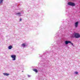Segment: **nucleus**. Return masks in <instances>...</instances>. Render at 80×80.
<instances>
[{"label": "nucleus", "instance_id": "nucleus-1", "mask_svg": "<svg viewBox=\"0 0 80 80\" xmlns=\"http://www.w3.org/2000/svg\"><path fill=\"white\" fill-rule=\"evenodd\" d=\"M72 38H78L80 37V35L78 33L74 32L72 36Z\"/></svg>", "mask_w": 80, "mask_h": 80}, {"label": "nucleus", "instance_id": "nucleus-2", "mask_svg": "<svg viewBox=\"0 0 80 80\" xmlns=\"http://www.w3.org/2000/svg\"><path fill=\"white\" fill-rule=\"evenodd\" d=\"M68 5H70V6H72V7H73L75 5V3L71 2H68Z\"/></svg>", "mask_w": 80, "mask_h": 80}, {"label": "nucleus", "instance_id": "nucleus-3", "mask_svg": "<svg viewBox=\"0 0 80 80\" xmlns=\"http://www.w3.org/2000/svg\"><path fill=\"white\" fill-rule=\"evenodd\" d=\"M11 57L12 58H13L12 60H15V58H16V56L14 55H12L11 56Z\"/></svg>", "mask_w": 80, "mask_h": 80}, {"label": "nucleus", "instance_id": "nucleus-4", "mask_svg": "<svg viewBox=\"0 0 80 80\" xmlns=\"http://www.w3.org/2000/svg\"><path fill=\"white\" fill-rule=\"evenodd\" d=\"M78 23H79V22H76V23H75V26L76 28H77V27H78Z\"/></svg>", "mask_w": 80, "mask_h": 80}, {"label": "nucleus", "instance_id": "nucleus-5", "mask_svg": "<svg viewBox=\"0 0 80 80\" xmlns=\"http://www.w3.org/2000/svg\"><path fill=\"white\" fill-rule=\"evenodd\" d=\"M65 43L66 45H68V43H71V41H66L65 42Z\"/></svg>", "mask_w": 80, "mask_h": 80}, {"label": "nucleus", "instance_id": "nucleus-6", "mask_svg": "<svg viewBox=\"0 0 80 80\" xmlns=\"http://www.w3.org/2000/svg\"><path fill=\"white\" fill-rule=\"evenodd\" d=\"M12 48H13V47H12V46H9L8 47V49H9L10 50L11 49H12Z\"/></svg>", "mask_w": 80, "mask_h": 80}, {"label": "nucleus", "instance_id": "nucleus-7", "mask_svg": "<svg viewBox=\"0 0 80 80\" xmlns=\"http://www.w3.org/2000/svg\"><path fill=\"white\" fill-rule=\"evenodd\" d=\"M33 71L36 72V73L38 72V71H37V69H33Z\"/></svg>", "mask_w": 80, "mask_h": 80}, {"label": "nucleus", "instance_id": "nucleus-8", "mask_svg": "<svg viewBox=\"0 0 80 80\" xmlns=\"http://www.w3.org/2000/svg\"><path fill=\"white\" fill-rule=\"evenodd\" d=\"M3 74L4 75H6V76H8L9 75V74H8L7 73H4Z\"/></svg>", "mask_w": 80, "mask_h": 80}, {"label": "nucleus", "instance_id": "nucleus-9", "mask_svg": "<svg viewBox=\"0 0 80 80\" xmlns=\"http://www.w3.org/2000/svg\"><path fill=\"white\" fill-rule=\"evenodd\" d=\"M22 46L23 47H25V46H26V44L25 43H23L22 44Z\"/></svg>", "mask_w": 80, "mask_h": 80}, {"label": "nucleus", "instance_id": "nucleus-10", "mask_svg": "<svg viewBox=\"0 0 80 80\" xmlns=\"http://www.w3.org/2000/svg\"><path fill=\"white\" fill-rule=\"evenodd\" d=\"M3 0H0V3H3Z\"/></svg>", "mask_w": 80, "mask_h": 80}, {"label": "nucleus", "instance_id": "nucleus-11", "mask_svg": "<svg viewBox=\"0 0 80 80\" xmlns=\"http://www.w3.org/2000/svg\"><path fill=\"white\" fill-rule=\"evenodd\" d=\"M75 73L77 75V74H78V72H75Z\"/></svg>", "mask_w": 80, "mask_h": 80}, {"label": "nucleus", "instance_id": "nucleus-12", "mask_svg": "<svg viewBox=\"0 0 80 80\" xmlns=\"http://www.w3.org/2000/svg\"><path fill=\"white\" fill-rule=\"evenodd\" d=\"M70 43L72 45H73V43H72V42H70Z\"/></svg>", "mask_w": 80, "mask_h": 80}, {"label": "nucleus", "instance_id": "nucleus-13", "mask_svg": "<svg viewBox=\"0 0 80 80\" xmlns=\"http://www.w3.org/2000/svg\"><path fill=\"white\" fill-rule=\"evenodd\" d=\"M17 14L18 15H20V13H17Z\"/></svg>", "mask_w": 80, "mask_h": 80}, {"label": "nucleus", "instance_id": "nucleus-14", "mask_svg": "<svg viewBox=\"0 0 80 80\" xmlns=\"http://www.w3.org/2000/svg\"><path fill=\"white\" fill-rule=\"evenodd\" d=\"M20 22H22V18H20Z\"/></svg>", "mask_w": 80, "mask_h": 80}, {"label": "nucleus", "instance_id": "nucleus-15", "mask_svg": "<svg viewBox=\"0 0 80 80\" xmlns=\"http://www.w3.org/2000/svg\"><path fill=\"white\" fill-rule=\"evenodd\" d=\"M28 77H30V76L29 75H28Z\"/></svg>", "mask_w": 80, "mask_h": 80}]
</instances>
